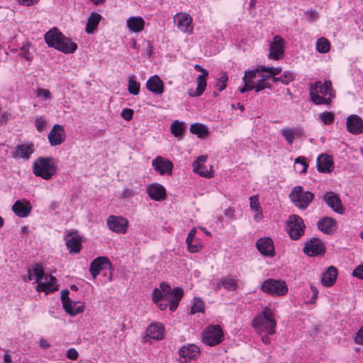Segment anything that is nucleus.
I'll return each instance as SVG.
<instances>
[{"label":"nucleus","instance_id":"43","mask_svg":"<svg viewBox=\"0 0 363 363\" xmlns=\"http://www.w3.org/2000/svg\"><path fill=\"white\" fill-rule=\"evenodd\" d=\"M140 84L132 77L128 79V91L130 94L137 95L140 92Z\"/></svg>","mask_w":363,"mask_h":363},{"label":"nucleus","instance_id":"51","mask_svg":"<svg viewBox=\"0 0 363 363\" xmlns=\"http://www.w3.org/2000/svg\"><path fill=\"white\" fill-rule=\"evenodd\" d=\"M294 79L293 74L290 71L284 72L280 77V82L284 84H288Z\"/></svg>","mask_w":363,"mask_h":363},{"label":"nucleus","instance_id":"37","mask_svg":"<svg viewBox=\"0 0 363 363\" xmlns=\"http://www.w3.org/2000/svg\"><path fill=\"white\" fill-rule=\"evenodd\" d=\"M184 130L185 124L184 122H181L177 120L173 121L172 123L171 124V133L176 138L182 137L183 135Z\"/></svg>","mask_w":363,"mask_h":363},{"label":"nucleus","instance_id":"30","mask_svg":"<svg viewBox=\"0 0 363 363\" xmlns=\"http://www.w3.org/2000/svg\"><path fill=\"white\" fill-rule=\"evenodd\" d=\"M56 283L57 279L55 277L52 275L45 277V281L44 282L38 283L36 286V291H43L45 293L57 291L58 288Z\"/></svg>","mask_w":363,"mask_h":363},{"label":"nucleus","instance_id":"21","mask_svg":"<svg viewBox=\"0 0 363 363\" xmlns=\"http://www.w3.org/2000/svg\"><path fill=\"white\" fill-rule=\"evenodd\" d=\"M64 35L57 28H53L45 34V41L49 47L58 50Z\"/></svg>","mask_w":363,"mask_h":363},{"label":"nucleus","instance_id":"53","mask_svg":"<svg viewBox=\"0 0 363 363\" xmlns=\"http://www.w3.org/2000/svg\"><path fill=\"white\" fill-rule=\"evenodd\" d=\"M250 207L252 211L260 208L258 196L255 195L250 197Z\"/></svg>","mask_w":363,"mask_h":363},{"label":"nucleus","instance_id":"52","mask_svg":"<svg viewBox=\"0 0 363 363\" xmlns=\"http://www.w3.org/2000/svg\"><path fill=\"white\" fill-rule=\"evenodd\" d=\"M164 297V294L162 293V291L159 289L155 288L152 291V301L155 303H158V302L161 301Z\"/></svg>","mask_w":363,"mask_h":363},{"label":"nucleus","instance_id":"57","mask_svg":"<svg viewBox=\"0 0 363 363\" xmlns=\"http://www.w3.org/2000/svg\"><path fill=\"white\" fill-rule=\"evenodd\" d=\"M79 357L78 352L74 348H69L66 352V357L71 360H76Z\"/></svg>","mask_w":363,"mask_h":363},{"label":"nucleus","instance_id":"26","mask_svg":"<svg viewBox=\"0 0 363 363\" xmlns=\"http://www.w3.org/2000/svg\"><path fill=\"white\" fill-rule=\"evenodd\" d=\"M34 152V145L33 143H26L18 145L13 157L16 159L28 160Z\"/></svg>","mask_w":363,"mask_h":363},{"label":"nucleus","instance_id":"24","mask_svg":"<svg viewBox=\"0 0 363 363\" xmlns=\"http://www.w3.org/2000/svg\"><path fill=\"white\" fill-rule=\"evenodd\" d=\"M317 169L320 172L330 173L334 169L333 157L327 154L320 155L317 159Z\"/></svg>","mask_w":363,"mask_h":363},{"label":"nucleus","instance_id":"5","mask_svg":"<svg viewBox=\"0 0 363 363\" xmlns=\"http://www.w3.org/2000/svg\"><path fill=\"white\" fill-rule=\"evenodd\" d=\"M306 225L303 220L298 215L289 216L286 221V229L291 239L297 240L304 234Z\"/></svg>","mask_w":363,"mask_h":363},{"label":"nucleus","instance_id":"55","mask_svg":"<svg viewBox=\"0 0 363 363\" xmlns=\"http://www.w3.org/2000/svg\"><path fill=\"white\" fill-rule=\"evenodd\" d=\"M177 29L183 33H191L193 31V24H177Z\"/></svg>","mask_w":363,"mask_h":363},{"label":"nucleus","instance_id":"33","mask_svg":"<svg viewBox=\"0 0 363 363\" xmlns=\"http://www.w3.org/2000/svg\"><path fill=\"white\" fill-rule=\"evenodd\" d=\"M77 48L78 46L76 43L64 35L57 50L65 54H72L77 50Z\"/></svg>","mask_w":363,"mask_h":363},{"label":"nucleus","instance_id":"36","mask_svg":"<svg viewBox=\"0 0 363 363\" xmlns=\"http://www.w3.org/2000/svg\"><path fill=\"white\" fill-rule=\"evenodd\" d=\"M190 132L196 135L199 138H204L208 135V130L206 125L201 123H194L190 126Z\"/></svg>","mask_w":363,"mask_h":363},{"label":"nucleus","instance_id":"50","mask_svg":"<svg viewBox=\"0 0 363 363\" xmlns=\"http://www.w3.org/2000/svg\"><path fill=\"white\" fill-rule=\"evenodd\" d=\"M271 85L269 83L264 82L263 79H259L255 85H252L253 89L256 92H259L266 88H270Z\"/></svg>","mask_w":363,"mask_h":363},{"label":"nucleus","instance_id":"17","mask_svg":"<svg viewBox=\"0 0 363 363\" xmlns=\"http://www.w3.org/2000/svg\"><path fill=\"white\" fill-rule=\"evenodd\" d=\"M66 246L69 253H79L82 249V238L77 231L70 232L65 237Z\"/></svg>","mask_w":363,"mask_h":363},{"label":"nucleus","instance_id":"61","mask_svg":"<svg viewBox=\"0 0 363 363\" xmlns=\"http://www.w3.org/2000/svg\"><path fill=\"white\" fill-rule=\"evenodd\" d=\"M102 20V16L97 13L92 12L88 19L87 23H99Z\"/></svg>","mask_w":363,"mask_h":363},{"label":"nucleus","instance_id":"60","mask_svg":"<svg viewBox=\"0 0 363 363\" xmlns=\"http://www.w3.org/2000/svg\"><path fill=\"white\" fill-rule=\"evenodd\" d=\"M133 111L130 108H125L121 112V117L126 120L130 121L133 118Z\"/></svg>","mask_w":363,"mask_h":363},{"label":"nucleus","instance_id":"28","mask_svg":"<svg viewBox=\"0 0 363 363\" xmlns=\"http://www.w3.org/2000/svg\"><path fill=\"white\" fill-rule=\"evenodd\" d=\"M318 228L325 234L333 233L337 228L336 220L331 217H324L318 222Z\"/></svg>","mask_w":363,"mask_h":363},{"label":"nucleus","instance_id":"23","mask_svg":"<svg viewBox=\"0 0 363 363\" xmlns=\"http://www.w3.org/2000/svg\"><path fill=\"white\" fill-rule=\"evenodd\" d=\"M32 209L30 201L26 199L16 201L12 206L13 212L20 218L28 216Z\"/></svg>","mask_w":363,"mask_h":363},{"label":"nucleus","instance_id":"16","mask_svg":"<svg viewBox=\"0 0 363 363\" xmlns=\"http://www.w3.org/2000/svg\"><path fill=\"white\" fill-rule=\"evenodd\" d=\"M66 138V134L62 125L55 124L48 134V140L52 146L62 144Z\"/></svg>","mask_w":363,"mask_h":363},{"label":"nucleus","instance_id":"6","mask_svg":"<svg viewBox=\"0 0 363 363\" xmlns=\"http://www.w3.org/2000/svg\"><path fill=\"white\" fill-rule=\"evenodd\" d=\"M159 289L162 291L165 298L168 296L169 310L174 311L177 308L179 301L184 296L183 289L181 287H175L172 290L170 285L164 281L160 284Z\"/></svg>","mask_w":363,"mask_h":363},{"label":"nucleus","instance_id":"59","mask_svg":"<svg viewBox=\"0 0 363 363\" xmlns=\"http://www.w3.org/2000/svg\"><path fill=\"white\" fill-rule=\"evenodd\" d=\"M37 96H43L45 99H50L51 97V93L48 89L38 88L36 90Z\"/></svg>","mask_w":363,"mask_h":363},{"label":"nucleus","instance_id":"62","mask_svg":"<svg viewBox=\"0 0 363 363\" xmlns=\"http://www.w3.org/2000/svg\"><path fill=\"white\" fill-rule=\"evenodd\" d=\"M129 30L133 33H138L144 29V24H127Z\"/></svg>","mask_w":363,"mask_h":363},{"label":"nucleus","instance_id":"46","mask_svg":"<svg viewBox=\"0 0 363 363\" xmlns=\"http://www.w3.org/2000/svg\"><path fill=\"white\" fill-rule=\"evenodd\" d=\"M30 47V43L28 42H26L20 48L21 52H20L19 55H21L22 57L25 58L28 61H30L33 59V55L29 51Z\"/></svg>","mask_w":363,"mask_h":363},{"label":"nucleus","instance_id":"22","mask_svg":"<svg viewBox=\"0 0 363 363\" xmlns=\"http://www.w3.org/2000/svg\"><path fill=\"white\" fill-rule=\"evenodd\" d=\"M256 246L259 252L264 256L274 257L275 255L274 243L270 238H259Z\"/></svg>","mask_w":363,"mask_h":363},{"label":"nucleus","instance_id":"11","mask_svg":"<svg viewBox=\"0 0 363 363\" xmlns=\"http://www.w3.org/2000/svg\"><path fill=\"white\" fill-rule=\"evenodd\" d=\"M206 160V156L201 155L198 157L196 160L193 163V170L201 177L212 178L213 177V167L211 165H210L209 167L206 166L205 163Z\"/></svg>","mask_w":363,"mask_h":363},{"label":"nucleus","instance_id":"10","mask_svg":"<svg viewBox=\"0 0 363 363\" xmlns=\"http://www.w3.org/2000/svg\"><path fill=\"white\" fill-rule=\"evenodd\" d=\"M194 67L196 71L200 72L201 74L196 78L197 87L196 91L194 92H189V96L191 97L199 96L204 92L207 85L206 78L208 76V72L201 65H195Z\"/></svg>","mask_w":363,"mask_h":363},{"label":"nucleus","instance_id":"4","mask_svg":"<svg viewBox=\"0 0 363 363\" xmlns=\"http://www.w3.org/2000/svg\"><path fill=\"white\" fill-rule=\"evenodd\" d=\"M291 201L298 208L305 209L314 199L313 193L304 191L301 186H295L289 194Z\"/></svg>","mask_w":363,"mask_h":363},{"label":"nucleus","instance_id":"63","mask_svg":"<svg viewBox=\"0 0 363 363\" xmlns=\"http://www.w3.org/2000/svg\"><path fill=\"white\" fill-rule=\"evenodd\" d=\"M352 275L355 277L363 279V264L357 266L353 271Z\"/></svg>","mask_w":363,"mask_h":363},{"label":"nucleus","instance_id":"7","mask_svg":"<svg viewBox=\"0 0 363 363\" xmlns=\"http://www.w3.org/2000/svg\"><path fill=\"white\" fill-rule=\"evenodd\" d=\"M261 290L272 296H278L286 294L288 287L284 281L269 279L262 283Z\"/></svg>","mask_w":363,"mask_h":363},{"label":"nucleus","instance_id":"42","mask_svg":"<svg viewBox=\"0 0 363 363\" xmlns=\"http://www.w3.org/2000/svg\"><path fill=\"white\" fill-rule=\"evenodd\" d=\"M228 80V77L226 72L222 74L221 77L216 79V83L215 84V87L219 91H222L227 86V82Z\"/></svg>","mask_w":363,"mask_h":363},{"label":"nucleus","instance_id":"20","mask_svg":"<svg viewBox=\"0 0 363 363\" xmlns=\"http://www.w3.org/2000/svg\"><path fill=\"white\" fill-rule=\"evenodd\" d=\"M152 164L155 169L161 175L165 174L171 175L172 173L173 164L171 161L165 160L161 156H158L153 160Z\"/></svg>","mask_w":363,"mask_h":363},{"label":"nucleus","instance_id":"8","mask_svg":"<svg viewBox=\"0 0 363 363\" xmlns=\"http://www.w3.org/2000/svg\"><path fill=\"white\" fill-rule=\"evenodd\" d=\"M223 340V332L218 325H210L203 332V342L208 346L220 344Z\"/></svg>","mask_w":363,"mask_h":363},{"label":"nucleus","instance_id":"45","mask_svg":"<svg viewBox=\"0 0 363 363\" xmlns=\"http://www.w3.org/2000/svg\"><path fill=\"white\" fill-rule=\"evenodd\" d=\"M192 18L187 13H178L174 17V23H192Z\"/></svg>","mask_w":363,"mask_h":363},{"label":"nucleus","instance_id":"40","mask_svg":"<svg viewBox=\"0 0 363 363\" xmlns=\"http://www.w3.org/2000/svg\"><path fill=\"white\" fill-rule=\"evenodd\" d=\"M260 75V69L257 68L253 70H249L245 72V75L242 78L244 82H249L252 84L253 80Z\"/></svg>","mask_w":363,"mask_h":363},{"label":"nucleus","instance_id":"15","mask_svg":"<svg viewBox=\"0 0 363 363\" xmlns=\"http://www.w3.org/2000/svg\"><path fill=\"white\" fill-rule=\"evenodd\" d=\"M325 250V245L321 240L318 238H312L306 242L303 252L309 256H315L323 254Z\"/></svg>","mask_w":363,"mask_h":363},{"label":"nucleus","instance_id":"9","mask_svg":"<svg viewBox=\"0 0 363 363\" xmlns=\"http://www.w3.org/2000/svg\"><path fill=\"white\" fill-rule=\"evenodd\" d=\"M285 51L284 40L280 35H275L269 45L268 57L274 60L283 59Z\"/></svg>","mask_w":363,"mask_h":363},{"label":"nucleus","instance_id":"54","mask_svg":"<svg viewBox=\"0 0 363 363\" xmlns=\"http://www.w3.org/2000/svg\"><path fill=\"white\" fill-rule=\"evenodd\" d=\"M46 121L43 117H38L35 119V128L39 132H42L45 126Z\"/></svg>","mask_w":363,"mask_h":363},{"label":"nucleus","instance_id":"38","mask_svg":"<svg viewBox=\"0 0 363 363\" xmlns=\"http://www.w3.org/2000/svg\"><path fill=\"white\" fill-rule=\"evenodd\" d=\"M330 44L328 40L320 38L317 40L316 49L320 53H326L330 50Z\"/></svg>","mask_w":363,"mask_h":363},{"label":"nucleus","instance_id":"56","mask_svg":"<svg viewBox=\"0 0 363 363\" xmlns=\"http://www.w3.org/2000/svg\"><path fill=\"white\" fill-rule=\"evenodd\" d=\"M306 20L308 21H315L318 20V13L313 10L305 13Z\"/></svg>","mask_w":363,"mask_h":363},{"label":"nucleus","instance_id":"18","mask_svg":"<svg viewBox=\"0 0 363 363\" xmlns=\"http://www.w3.org/2000/svg\"><path fill=\"white\" fill-rule=\"evenodd\" d=\"M147 193L149 197L154 201H161L167 198L165 188L158 183H152L147 186Z\"/></svg>","mask_w":363,"mask_h":363},{"label":"nucleus","instance_id":"13","mask_svg":"<svg viewBox=\"0 0 363 363\" xmlns=\"http://www.w3.org/2000/svg\"><path fill=\"white\" fill-rule=\"evenodd\" d=\"M323 201L335 213L342 214L344 208L340 196L333 191H328L323 196Z\"/></svg>","mask_w":363,"mask_h":363},{"label":"nucleus","instance_id":"49","mask_svg":"<svg viewBox=\"0 0 363 363\" xmlns=\"http://www.w3.org/2000/svg\"><path fill=\"white\" fill-rule=\"evenodd\" d=\"M186 245H187V250L191 253L198 252L201 251L202 249V245L201 244L200 242H196L194 243V242H187Z\"/></svg>","mask_w":363,"mask_h":363},{"label":"nucleus","instance_id":"44","mask_svg":"<svg viewBox=\"0 0 363 363\" xmlns=\"http://www.w3.org/2000/svg\"><path fill=\"white\" fill-rule=\"evenodd\" d=\"M297 131L294 130L291 128H285L281 130V135L288 143L292 144L294 140V135Z\"/></svg>","mask_w":363,"mask_h":363},{"label":"nucleus","instance_id":"64","mask_svg":"<svg viewBox=\"0 0 363 363\" xmlns=\"http://www.w3.org/2000/svg\"><path fill=\"white\" fill-rule=\"evenodd\" d=\"M20 5L30 6L37 4L40 0H13Z\"/></svg>","mask_w":363,"mask_h":363},{"label":"nucleus","instance_id":"35","mask_svg":"<svg viewBox=\"0 0 363 363\" xmlns=\"http://www.w3.org/2000/svg\"><path fill=\"white\" fill-rule=\"evenodd\" d=\"M281 67H265L262 66L260 67V75L259 77H260L259 79H263L264 82H266V80L272 77V76H276L281 73Z\"/></svg>","mask_w":363,"mask_h":363},{"label":"nucleus","instance_id":"32","mask_svg":"<svg viewBox=\"0 0 363 363\" xmlns=\"http://www.w3.org/2000/svg\"><path fill=\"white\" fill-rule=\"evenodd\" d=\"M179 353L180 357L184 358L185 361L191 360L199 356L200 349L195 345H189L187 346H183L179 350Z\"/></svg>","mask_w":363,"mask_h":363},{"label":"nucleus","instance_id":"29","mask_svg":"<svg viewBox=\"0 0 363 363\" xmlns=\"http://www.w3.org/2000/svg\"><path fill=\"white\" fill-rule=\"evenodd\" d=\"M337 274L338 272L336 267L334 266L328 267L322 275V284L326 287H330L333 286L337 280Z\"/></svg>","mask_w":363,"mask_h":363},{"label":"nucleus","instance_id":"1","mask_svg":"<svg viewBox=\"0 0 363 363\" xmlns=\"http://www.w3.org/2000/svg\"><path fill=\"white\" fill-rule=\"evenodd\" d=\"M58 170L57 160L52 157H39L33 164V173L44 180H50Z\"/></svg>","mask_w":363,"mask_h":363},{"label":"nucleus","instance_id":"19","mask_svg":"<svg viewBox=\"0 0 363 363\" xmlns=\"http://www.w3.org/2000/svg\"><path fill=\"white\" fill-rule=\"evenodd\" d=\"M346 126L350 133L359 135L363 133V120L357 115L349 116L347 118Z\"/></svg>","mask_w":363,"mask_h":363},{"label":"nucleus","instance_id":"25","mask_svg":"<svg viewBox=\"0 0 363 363\" xmlns=\"http://www.w3.org/2000/svg\"><path fill=\"white\" fill-rule=\"evenodd\" d=\"M146 87L148 91L157 95L162 94L164 89V82L157 75L152 76L147 79Z\"/></svg>","mask_w":363,"mask_h":363},{"label":"nucleus","instance_id":"2","mask_svg":"<svg viewBox=\"0 0 363 363\" xmlns=\"http://www.w3.org/2000/svg\"><path fill=\"white\" fill-rule=\"evenodd\" d=\"M252 326L259 335H262L263 333L267 335H274L276 332L277 322L272 309L265 307L262 313L258 314L252 320Z\"/></svg>","mask_w":363,"mask_h":363},{"label":"nucleus","instance_id":"39","mask_svg":"<svg viewBox=\"0 0 363 363\" xmlns=\"http://www.w3.org/2000/svg\"><path fill=\"white\" fill-rule=\"evenodd\" d=\"M223 287L228 291H235L238 289L239 286L237 281L232 277H225L223 279Z\"/></svg>","mask_w":363,"mask_h":363},{"label":"nucleus","instance_id":"48","mask_svg":"<svg viewBox=\"0 0 363 363\" xmlns=\"http://www.w3.org/2000/svg\"><path fill=\"white\" fill-rule=\"evenodd\" d=\"M204 311V304L203 302L199 298H194V304L191 308V313L192 314L203 312Z\"/></svg>","mask_w":363,"mask_h":363},{"label":"nucleus","instance_id":"41","mask_svg":"<svg viewBox=\"0 0 363 363\" xmlns=\"http://www.w3.org/2000/svg\"><path fill=\"white\" fill-rule=\"evenodd\" d=\"M295 168L299 173H305L306 172L308 164L304 157H298L295 160Z\"/></svg>","mask_w":363,"mask_h":363},{"label":"nucleus","instance_id":"47","mask_svg":"<svg viewBox=\"0 0 363 363\" xmlns=\"http://www.w3.org/2000/svg\"><path fill=\"white\" fill-rule=\"evenodd\" d=\"M320 119L325 125L332 124L335 120V115L332 112H323L320 116Z\"/></svg>","mask_w":363,"mask_h":363},{"label":"nucleus","instance_id":"27","mask_svg":"<svg viewBox=\"0 0 363 363\" xmlns=\"http://www.w3.org/2000/svg\"><path fill=\"white\" fill-rule=\"evenodd\" d=\"M106 265H110V262L106 257H99L93 260L89 267V271L92 277L95 279Z\"/></svg>","mask_w":363,"mask_h":363},{"label":"nucleus","instance_id":"58","mask_svg":"<svg viewBox=\"0 0 363 363\" xmlns=\"http://www.w3.org/2000/svg\"><path fill=\"white\" fill-rule=\"evenodd\" d=\"M354 341L358 345H363V325L359 329L355 334Z\"/></svg>","mask_w":363,"mask_h":363},{"label":"nucleus","instance_id":"12","mask_svg":"<svg viewBox=\"0 0 363 363\" xmlns=\"http://www.w3.org/2000/svg\"><path fill=\"white\" fill-rule=\"evenodd\" d=\"M69 292L68 290H63L62 291L61 300L65 311L72 316L82 313L84 309V306H80L75 307L77 303L70 300L69 298Z\"/></svg>","mask_w":363,"mask_h":363},{"label":"nucleus","instance_id":"34","mask_svg":"<svg viewBox=\"0 0 363 363\" xmlns=\"http://www.w3.org/2000/svg\"><path fill=\"white\" fill-rule=\"evenodd\" d=\"M45 272L41 264H35L32 269H28V280H32L33 277L35 279V282L41 283L40 280L44 277Z\"/></svg>","mask_w":363,"mask_h":363},{"label":"nucleus","instance_id":"14","mask_svg":"<svg viewBox=\"0 0 363 363\" xmlns=\"http://www.w3.org/2000/svg\"><path fill=\"white\" fill-rule=\"evenodd\" d=\"M107 225L112 231L125 233L127 231L128 221L123 217L110 216L107 219Z\"/></svg>","mask_w":363,"mask_h":363},{"label":"nucleus","instance_id":"3","mask_svg":"<svg viewBox=\"0 0 363 363\" xmlns=\"http://www.w3.org/2000/svg\"><path fill=\"white\" fill-rule=\"evenodd\" d=\"M310 96L312 101L315 104H330L332 98L335 96L331 82L325 81L324 83L316 82L310 87Z\"/></svg>","mask_w":363,"mask_h":363},{"label":"nucleus","instance_id":"31","mask_svg":"<svg viewBox=\"0 0 363 363\" xmlns=\"http://www.w3.org/2000/svg\"><path fill=\"white\" fill-rule=\"evenodd\" d=\"M164 328L160 323H154L150 324L147 330L146 335L150 338L154 340H162L164 337Z\"/></svg>","mask_w":363,"mask_h":363}]
</instances>
